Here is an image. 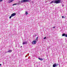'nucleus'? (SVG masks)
<instances>
[{"label":"nucleus","mask_w":67,"mask_h":67,"mask_svg":"<svg viewBox=\"0 0 67 67\" xmlns=\"http://www.w3.org/2000/svg\"><path fill=\"white\" fill-rule=\"evenodd\" d=\"M21 3H22L21 2L19 1L18 3H17V4H21Z\"/></svg>","instance_id":"10"},{"label":"nucleus","mask_w":67,"mask_h":67,"mask_svg":"<svg viewBox=\"0 0 67 67\" xmlns=\"http://www.w3.org/2000/svg\"><path fill=\"white\" fill-rule=\"evenodd\" d=\"M11 17H12V16L11 15V16L9 17V19H11Z\"/></svg>","instance_id":"15"},{"label":"nucleus","mask_w":67,"mask_h":67,"mask_svg":"<svg viewBox=\"0 0 67 67\" xmlns=\"http://www.w3.org/2000/svg\"><path fill=\"white\" fill-rule=\"evenodd\" d=\"M36 41H37V40H38V37H37L36 39Z\"/></svg>","instance_id":"14"},{"label":"nucleus","mask_w":67,"mask_h":67,"mask_svg":"<svg viewBox=\"0 0 67 67\" xmlns=\"http://www.w3.org/2000/svg\"><path fill=\"white\" fill-rule=\"evenodd\" d=\"M16 15V14L15 13H13L11 14V15L13 17V16H15Z\"/></svg>","instance_id":"6"},{"label":"nucleus","mask_w":67,"mask_h":67,"mask_svg":"<svg viewBox=\"0 0 67 67\" xmlns=\"http://www.w3.org/2000/svg\"><path fill=\"white\" fill-rule=\"evenodd\" d=\"M62 36H65V37H67V34H66L65 33H63L62 35Z\"/></svg>","instance_id":"4"},{"label":"nucleus","mask_w":67,"mask_h":67,"mask_svg":"<svg viewBox=\"0 0 67 67\" xmlns=\"http://www.w3.org/2000/svg\"><path fill=\"white\" fill-rule=\"evenodd\" d=\"M27 55H26L25 56V57H27Z\"/></svg>","instance_id":"22"},{"label":"nucleus","mask_w":67,"mask_h":67,"mask_svg":"<svg viewBox=\"0 0 67 67\" xmlns=\"http://www.w3.org/2000/svg\"><path fill=\"white\" fill-rule=\"evenodd\" d=\"M31 2V0H23L21 1V2L22 3H25V2Z\"/></svg>","instance_id":"2"},{"label":"nucleus","mask_w":67,"mask_h":67,"mask_svg":"<svg viewBox=\"0 0 67 67\" xmlns=\"http://www.w3.org/2000/svg\"><path fill=\"white\" fill-rule=\"evenodd\" d=\"M27 43L26 41L24 42L23 43V45H24L25 44H27Z\"/></svg>","instance_id":"8"},{"label":"nucleus","mask_w":67,"mask_h":67,"mask_svg":"<svg viewBox=\"0 0 67 67\" xmlns=\"http://www.w3.org/2000/svg\"><path fill=\"white\" fill-rule=\"evenodd\" d=\"M62 18H63V19H64V18H64V16H62Z\"/></svg>","instance_id":"16"},{"label":"nucleus","mask_w":67,"mask_h":67,"mask_svg":"<svg viewBox=\"0 0 67 67\" xmlns=\"http://www.w3.org/2000/svg\"><path fill=\"white\" fill-rule=\"evenodd\" d=\"M46 37H45L43 38V39H44V40H45V39H46Z\"/></svg>","instance_id":"18"},{"label":"nucleus","mask_w":67,"mask_h":67,"mask_svg":"<svg viewBox=\"0 0 67 67\" xmlns=\"http://www.w3.org/2000/svg\"><path fill=\"white\" fill-rule=\"evenodd\" d=\"M62 7H64V5L63 4H62Z\"/></svg>","instance_id":"20"},{"label":"nucleus","mask_w":67,"mask_h":67,"mask_svg":"<svg viewBox=\"0 0 67 67\" xmlns=\"http://www.w3.org/2000/svg\"><path fill=\"white\" fill-rule=\"evenodd\" d=\"M36 43V41H33L32 42V44H35Z\"/></svg>","instance_id":"5"},{"label":"nucleus","mask_w":67,"mask_h":67,"mask_svg":"<svg viewBox=\"0 0 67 67\" xmlns=\"http://www.w3.org/2000/svg\"><path fill=\"white\" fill-rule=\"evenodd\" d=\"M1 65H2L1 64H0V66H1Z\"/></svg>","instance_id":"23"},{"label":"nucleus","mask_w":67,"mask_h":67,"mask_svg":"<svg viewBox=\"0 0 67 67\" xmlns=\"http://www.w3.org/2000/svg\"><path fill=\"white\" fill-rule=\"evenodd\" d=\"M38 59H39V60H43L44 59H42V58H38Z\"/></svg>","instance_id":"9"},{"label":"nucleus","mask_w":67,"mask_h":67,"mask_svg":"<svg viewBox=\"0 0 67 67\" xmlns=\"http://www.w3.org/2000/svg\"><path fill=\"white\" fill-rule=\"evenodd\" d=\"M25 14H26V15H27V14H28V13L27 12H26Z\"/></svg>","instance_id":"12"},{"label":"nucleus","mask_w":67,"mask_h":67,"mask_svg":"<svg viewBox=\"0 0 67 67\" xmlns=\"http://www.w3.org/2000/svg\"><path fill=\"white\" fill-rule=\"evenodd\" d=\"M14 1V0H9L8 1V2L9 3H11V2H13Z\"/></svg>","instance_id":"7"},{"label":"nucleus","mask_w":67,"mask_h":67,"mask_svg":"<svg viewBox=\"0 0 67 67\" xmlns=\"http://www.w3.org/2000/svg\"><path fill=\"white\" fill-rule=\"evenodd\" d=\"M16 4H17V3L14 4H13V5H16Z\"/></svg>","instance_id":"13"},{"label":"nucleus","mask_w":67,"mask_h":67,"mask_svg":"<svg viewBox=\"0 0 67 67\" xmlns=\"http://www.w3.org/2000/svg\"><path fill=\"white\" fill-rule=\"evenodd\" d=\"M61 2V3H62V0H55L52 1L50 3V4L53 3H56L57 4L58 3H60Z\"/></svg>","instance_id":"1"},{"label":"nucleus","mask_w":67,"mask_h":67,"mask_svg":"<svg viewBox=\"0 0 67 67\" xmlns=\"http://www.w3.org/2000/svg\"><path fill=\"white\" fill-rule=\"evenodd\" d=\"M58 64H56V63H55L53 64V67H57V66H58Z\"/></svg>","instance_id":"3"},{"label":"nucleus","mask_w":67,"mask_h":67,"mask_svg":"<svg viewBox=\"0 0 67 67\" xmlns=\"http://www.w3.org/2000/svg\"><path fill=\"white\" fill-rule=\"evenodd\" d=\"M12 52V51L11 50H10L8 51V52L9 53H11V52Z\"/></svg>","instance_id":"11"},{"label":"nucleus","mask_w":67,"mask_h":67,"mask_svg":"<svg viewBox=\"0 0 67 67\" xmlns=\"http://www.w3.org/2000/svg\"><path fill=\"white\" fill-rule=\"evenodd\" d=\"M55 27L54 26V27L53 28V29H54V28H55Z\"/></svg>","instance_id":"21"},{"label":"nucleus","mask_w":67,"mask_h":67,"mask_svg":"<svg viewBox=\"0 0 67 67\" xmlns=\"http://www.w3.org/2000/svg\"><path fill=\"white\" fill-rule=\"evenodd\" d=\"M22 47V46H21V47Z\"/></svg>","instance_id":"24"},{"label":"nucleus","mask_w":67,"mask_h":67,"mask_svg":"<svg viewBox=\"0 0 67 67\" xmlns=\"http://www.w3.org/2000/svg\"><path fill=\"white\" fill-rule=\"evenodd\" d=\"M36 36V34L35 35H34L33 36H34V37H35Z\"/></svg>","instance_id":"17"},{"label":"nucleus","mask_w":67,"mask_h":67,"mask_svg":"<svg viewBox=\"0 0 67 67\" xmlns=\"http://www.w3.org/2000/svg\"><path fill=\"white\" fill-rule=\"evenodd\" d=\"M3 1V0H0V2H1V1Z\"/></svg>","instance_id":"19"}]
</instances>
